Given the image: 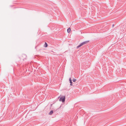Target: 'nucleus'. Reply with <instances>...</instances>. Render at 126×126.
I'll return each mask as SVG.
<instances>
[{"instance_id":"obj_1","label":"nucleus","mask_w":126,"mask_h":126,"mask_svg":"<svg viewBox=\"0 0 126 126\" xmlns=\"http://www.w3.org/2000/svg\"><path fill=\"white\" fill-rule=\"evenodd\" d=\"M65 96H61L59 99L60 101H62V102H64L65 101Z\"/></svg>"},{"instance_id":"obj_2","label":"nucleus","mask_w":126,"mask_h":126,"mask_svg":"<svg viewBox=\"0 0 126 126\" xmlns=\"http://www.w3.org/2000/svg\"><path fill=\"white\" fill-rule=\"evenodd\" d=\"M89 42V41H86L84 42H83L82 43H81V45H82V46L83 45L87 43L88 42Z\"/></svg>"},{"instance_id":"obj_10","label":"nucleus","mask_w":126,"mask_h":126,"mask_svg":"<svg viewBox=\"0 0 126 126\" xmlns=\"http://www.w3.org/2000/svg\"><path fill=\"white\" fill-rule=\"evenodd\" d=\"M113 26H114V25H113V26H113Z\"/></svg>"},{"instance_id":"obj_4","label":"nucleus","mask_w":126,"mask_h":126,"mask_svg":"<svg viewBox=\"0 0 126 126\" xmlns=\"http://www.w3.org/2000/svg\"><path fill=\"white\" fill-rule=\"evenodd\" d=\"M69 80L70 81V85L71 86H72V80L70 78Z\"/></svg>"},{"instance_id":"obj_7","label":"nucleus","mask_w":126,"mask_h":126,"mask_svg":"<svg viewBox=\"0 0 126 126\" xmlns=\"http://www.w3.org/2000/svg\"><path fill=\"white\" fill-rule=\"evenodd\" d=\"M82 45H81V43L79 46H78L77 47V48H79V47H81V46H82Z\"/></svg>"},{"instance_id":"obj_9","label":"nucleus","mask_w":126,"mask_h":126,"mask_svg":"<svg viewBox=\"0 0 126 126\" xmlns=\"http://www.w3.org/2000/svg\"><path fill=\"white\" fill-rule=\"evenodd\" d=\"M76 81V79H73V81L74 82H75Z\"/></svg>"},{"instance_id":"obj_3","label":"nucleus","mask_w":126,"mask_h":126,"mask_svg":"<svg viewBox=\"0 0 126 126\" xmlns=\"http://www.w3.org/2000/svg\"><path fill=\"white\" fill-rule=\"evenodd\" d=\"M71 29L70 28H68L67 30V32L68 33H69L71 31Z\"/></svg>"},{"instance_id":"obj_8","label":"nucleus","mask_w":126,"mask_h":126,"mask_svg":"<svg viewBox=\"0 0 126 126\" xmlns=\"http://www.w3.org/2000/svg\"><path fill=\"white\" fill-rule=\"evenodd\" d=\"M53 113V111L52 110L49 113V115H51Z\"/></svg>"},{"instance_id":"obj_5","label":"nucleus","mask_w":126,"mask_h":126,"mask_svg":"<svg viewBox=\"0 0 126 126\" xmlns=\"http://www.w3.org/2000/svg\"><path fill=\"white\" fill-rule=\"evenodd\" d=\"M44 47H47V45L46 42H45L44 45Z\"/></svg>"},{"instance_id":"obj_6","label":"nucleus","mask_w":126,"mask_h":126,"mask_svg":"<svg viewBox=\"0 0 126 126\" xmlns=\"http://www.w3.org/2000/svg\"><path fill=\"white\" fill-rule=\"evenodd\" d=\"M82 45H81V43L79 46H78L77 47V48H79V47H81V46H82Z\"/></svg>"}]
</instances>
